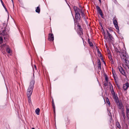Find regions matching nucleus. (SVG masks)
<instances>
[{"label":"nucleus","mask_w":129,"mask_h":129,"mask_svg":"<svg viewBox=\"0 0 129 129\" xmlns=\"http://www.w3.org/2000/svg\"><path fill=\"white\" fill-rule=\"evenodd\" d=\"M114 101L116 103H117L119 102L118 98V97L114 99Z\"/></svg>","instance_id":"19"},{"label":"nucleus","mask_w":129,"mask_h":129,"mask_svg":"<svg viewBox=\"0 0 129 129\" xmlns=\"http://www.w3.org/2000/svg\"><path fill=\"white\" fill-rule=\"evenodd\" d=\"M1 0V3L2 4V5L4 7V8H5V10L6 11H7V8H6V7H5V5H4V4L3 2V1H2V0Z\"/></svg>","instance_id":"18"},{"label":"nucleus","mask_w":129,"mask_h":129,"mask_svg":"<svg viewBox=\"0 0 129 129\" xmlns=\"http://www.w3.org/2000/svg\"><path fill=\"white\" fill-rule=\"evenodd\" d=\"M34 68H35V70H36V69H37V67H36V66L35 65H34Z\"/></svg>","instance_id":"40"},{"label":"nucleus","mask_w":129,"mask_h":129,"mask_svg":"<svg viewBox=\"0 0 129 129\" xmlns=\"http://www.w3.org/2000/svg\"><path fill=\"white\" fill-rule=\"evenodd\" d=\"M3 38L2 37H0V43L1 44L3 42Z\"/></svg>","instance_id":"27"},{"label":"nucleus","mask_w":129,"mask_h":129,"mask_svg":"<svg viewBox=\"0 0 129 129\" xmlns=\"http://www.w3.org/2000/svg\"><path fill=\"white\" fill-rule=\"evenodd\" d=\"M35 81L34 80H32L30 83V85L27 90V95L28 97L30 98L32 94L33 89L34 87V85L35 84Z\"/></svg>","instance_id":"2"},{"label":"nucleus","mask_w":129,"mask_h":129,"mask_svg":"<svg viewBox=\"0 0 129 129\" xmlns=\"http://www.w3.org/2000/svg\"><path fill=\"white\" fill-rule=\"evenodd\" d=\"M118 68L120 72L123 75H125V73L122 67L120 66H119L118 67Z\"/></svg>","instance_id":"8"},{"label":"nucleus","mask_w":129,"mask_h":129,"mask_svg":"<svg viewBox=\"0 0 129 129\" xmlns=\"http://www.w3.org/2000/svg\"><path fill=\"white\" fill-rule=\"evenodd\" d=\"M107 33L108 34V41L109 42H110L112 40V39L113 38L112 35H111L108 30H107Z\"/></svg>","instance_id":"7"},{"label":"nucleus","mask_w":129,"mask_h":129,"mask_svg":"<svg viewBox=\"0 0 129 129\" xmlns=\"http://www.w3.org/2000/svg\"><path fill=\"white\" fill-rule=\"evenodd\" d=\"M103 34L104 36L106 35H105V32L104 31H103Z\"/></svg>","instance_id":"38"},{"label":"nucleus","mask_w":129,"mask_h":129,"mask_svg":"<svg viewBox=\"0 0 129 129\" xmlns=\"http://www.w3.org/2000/svg\"><path fill=\"white\" fill-rule=\"evenodd\" d=\"M48 39L50 41H53L54 39L53 34H49Z\"/></svg>","instance_id":"9"},{"label":"nucleus","mask_w":129,"mask_h":129,"mask_svg":"<svg viewBox=\"0 0 129 129\" xmlns=\"http://www.w3.org/2000/svg\"><path fill=\"white\" fill-rule=\"evenodd\" d=\"M12 0V2L13 3V6L14 7V5L13 1V0Z\"/></svg>","instance_id":"42"},{"label":"nucleus","mask_w":129,"mask_h":129,"mask_svg":"<svg viewBox=\"0 0 129 129\" xmlns=\"http://www.w3.org/2000/svg\"><path fill=\"white\" fill-rule=\"evenodd\" d=\"M52 106L53 108V111H54V112L55 113V106L54 104V103L53 102V100H52Z\"/></svg>","instance_id":"17"},{"label":"nucleus","mask_w":129,"mask_h":129,"mask_svg":"<svg viewBox=\"0 0 129 129\" xmlns=\"http://www.w3.org/2000/svg\"><path fill=\"white\" fill-rule=\"evenodd\" d=\"M113 95V99L118 97L117 95V94H115L113 95Z\"/></svg>","instance_id":"29"},{"label":"nucleus","mask_w":129,"mask_h":129,"mask_svg":"<svg viewBox=\"0 0 129 129\" xmlns=\"http://www.w3.org/2000/svg\"><path fill=\"white\" fill-rule=\"evenodd\" d=\"M79 33H80V35H82L83 34V29L81 28H79Z\"/></svg>","instance_id":"22"},{"label":"nucleus","mask_w":129,"mask_h":129,"mask_svg":"<svg viewBox=\"0 0 129 129\" xmlns=\"http://www.w3.org/2000/svg\"><path fill=\"white\" fill-rule=\"evenodd\" d=\"M104 38L105 39L107 40L108 39V36H107L106 35L104 36Z\"/></svg>","instance_id":"32"},{"label":"nucleus","mask_w":129,"mask_h":129,"mask_svg":"<svg viewBox=\"0 0 129 129\" xmlns=\"http://www.w3.org/2000/svg\"><path fill=\"white\" fill-rule=\"evenodd\" d=\"M99 63H101L100 60L99 59L98 60V64H99Z\"/></svg>","instance_id":"35"},{"label":"nucleus","mask_w":129,"mask_h":129,"mask_svg":"<svg viewBox=\"0 0 129 129\" xmlns=\"http://www.w3.org/2000/svg\"><path fill=\"white\" fill-rule=\"evenodd\" d=\"M88 42L89 44L91 46H93V45L92 43L90 41V40L89 39H88Z\"/></svg>","instance_id":"23"},{"label":"nucleus","mask_w":129,"mask_h":129,"mask_svg":"<svg viewBox=\"0 0 129 129\" xmlns=\"http://www.w3.org/2000/svg\"><path fill=\"white\" fill-rule=\"evenodd\" d=\"M126 116L128 119L129 118V106L128 107H126Z\"/></svg>","instance_id":"12"},{"label":"nucleus","mask_w":129,"mask_h":129,"mask_svg":"<svg viewBox=\"0 0 129 129\" xmlns=\"http://www.w3.org/2000/svg\"><path fill=\"white\" fill-rule=\"evenodd\" d=\"M81 27V26H80V27Z\"/></svg>","instance_id":"49"},{"label":"nucleus","mask_w":129,"mask_h":129,"mask_svg":"<svg viewBox=\"0 0 129 129\" xmlns=\"http://www.w3.org/2000/svg\"><path fill=\"white\" fill-rule=\"evenodd\" d=\"M31 129H35L33 127Z\"/></svg>","instance_id":"47"},{"label":"nucleus","mask_w":129,"mask_h":129,"mask_svg":"<svg viewBox=\"0 0 129 129\" xmlns=\"http://www.w3.org/2000/svg\"><path fill=\"white\" fill-rule=\"evenodd\" d=\"M117 79H114V80L115 81V83L116 84H117V85H118L117 81Z\"/></svg>","instance_id":"34"},{"label":"nucleus","mask_w":129,"mask_h":129,"mask_svg":"<svg viewBox=\"0 0 129 129\" xmlns=\"http://www.w3.org/2000/svg\"><path fill=\"white\" fill-rule=\"evenodd\" d=\"M113 20V23L114 24L116 29H117L118 30H119V28L118 26V23L117 20L116 19H114V18Z\"/></svg>","instance_id":"5"},{"label":"nucleus","mask_w":129,"mask_h":129,"mask_svg":"<svg viewBox=\"0 0 129 129\" xmlns=\"http://www.w3.org/2000/svg\"><path fill=\"white\" fill-rule=\"evenodd\" d=\"M113 77L114 79H117V76L116 74H115V75H113Z\"/></svg>","instance_id":"30"},{"label":"nucleus","mask_w":129,"mask_h":129,"mask_svg":"<svg viewBox=\"0 0 129 129\" xmlns=\"http://www.w3.org/2000/svg\"><path fill=\"white\" fill-rule=\"evenodd\" d=\"M112 90H111V93L112 95H113L115 94V92L114 91V90L113 89V87H112Z\"/></svg>","instance_id":"25"},{"label":"nucleus","mask_w":129,"mask_h":129,"mask_svg":"<svg viewBox=\"0 0 129 129\" xmlns=\"http://www.w3.org/2000/svg\"><path fill=\"white\" fill-rule=\"evenodd\" d=\"M80 12L81 13V15L82 17H83V18L85 19V15L84 13V11L82 9H80Z\"/></svg>","instance_id":"13"},{"label":"nucleus","mask_w":129,"mask_h":129,"mask_svg":"<svg viewBox=\"0 0 129 129\" xmlns=\"http://www.w3.org/2000/svg\"><path fill=\"white\" fill-rule=\"evenodd\" d=\"M121 112L122 115L125 114L123 109H121Z\"/></svg>","instance_id":"28"},{"label":"nucleus","mask_w":129,"mask_h":129,"mask_svg":"<svg viewBox=\"0 0 129 129\" xmlns=\"http://www.w3.org/2000/svg\"><path fill=\"white\" fill-rule=\"evenodd\" d=\"M122 116H123H123H125V114H124L123 115H122Z\"/></svg>","instance_id":"46"},{"label":"nucleus","mask_w":129,"mask_h":129,"mask_svg":"<svg viewBox=\"0 0 129 129\" xmlns=\"http://www.w3.org/2000/svg\"><path fill=\"white\" fill-rule=\"evenodd\" d=\"M98 54H99L100 55V56L101 57L102 56V55L101 54V52L100 51H99V50L98 51Z\"/></svg>","instance_id":"31"},{"label":"nucleus","mask_w":129,"mask_h":129,"mask_svg":"<svg viewBox=\"0 0 129 129\" xmlns=\"http://www.w3.org/2000/svg\"><path fill=\"white\" fill-rule=\"evenodd\" d=\"M98 0L100 2V3H101V0Z\"/></svg>","instance_id":"45"},{"label":"nucleus","mask_w":129,"mask_h":129,"mask_svg":"<svg viewBox=\"0 0 129 129\" xmlns=\"http://www.w3.org/2000/svg\"><path fill=\"white\" fill-rule=\"evenodd\" d=\"M28 102L29 103H30L31 102V100L30 99V98H29L28 97Z\"/></svg>","instance_id":"33"},{"label":"nucleus","mask_w":129,"mask_h":129,"mask_svg":"<svg viewBox=\"0 0 129 129\" xmlns=\"http://www.w3.org/2000/svg\"><path fill=\"white\" fill-rule=\"evenodd\" d=\"M116 125L117 127L119 128H121V126L120 125L119 123L118 122H116Z\"/></svg>","instance_id":"21"},{"label":"nucleus","mask_w":129,"mask_h":129,"mask_svg":"<svg viewBox=\"0 0 129 129\" xmlns=\"http://www.w3.org/2000/svg\"><path fill=\"white\" fill-rule=\"evenodd\" d=\"M129 87V84L128 82H126L123 84V88L125 90H126Z\"/></svg>","instance_id":"11"},{"label":"nucleus","mask_w":129,"mask_h":129,"mask_svg":"<svg viewBox=\"0 0 129 129\" xmlns=\"http://www.w3.org/2000/svg\"><path fill=\"white\" fill-rule=\"evenodd\" d=\"M101 63H99L98 64V67L99 69H101Z\"/></svg>","instance_id":"26"},{"label":"nucleus","mask_w":129,"mask_h":129,"mask_svg":"<svg viewBox=\"0 0 129 129\" xmlns=\"http://www.w3.org/2000/svg\"><path fill=\"white\" fill-rule=\"evenodd\" d=\"M107 84L106 83H105L104 84V85L105 86H106L107 85Z\"/></svg>","instance_id":"41"},{"label":"nucleus","mask_w":129,"mask_h":129,"mask_svg":"<svg viewBox=\"0 0 129 129\" xmlns=\"http://www.w3.org/2000/svg\"><path fill=\"white\" fill-rule=\"evenodd\" d=\"M96 8L97 10L98 11V12L99 13V14L101 16V17H103V14L102 10L100 9V7L97 6H96Z\"/></svg>","instance_id":"4"},{"label":"nucleus","mask_w":129,"mask_h":129,"mask_svg":"<svg viewBox=\"0 0 129 129\" xmlns=\"http://www.w3.org/2000/svg\"><path fill=\"white\" fill-rule=\"evenodd\" d=\"M118 85L117 87H118V88L119 89H120V86H118V85Z\"/></svg>","instance_id":"43"},{"label":"nucleus","mask_w":129,"mask_h":129,"mask_svg":"<svg viewBox=\"0 0 129 129\" xmlns=\"http://www.w3.org/2000/svg\"><path fill=\"white\" fill-rule=\"evenodd\" d=\"M65 0V1L67 2V0Z\"/></svg>","instance_id":"48"},{"label":"nucleus","mask_w":129,"mask_h":129,"mask_svg":"<svg viewBox=\"0 0 129 129\" xmlns=\"http://www.w3.org/2000/svg\"><path fill=\"white\" fill-rule=\"evenodd\" d=\"M73 9L75 14L77 13L80 14L79 12H80V9L75 6H74Z\"/></svg>","instance_id":"6"},{"label":"nucleus","mask_w":129,"mask_h":129,"mask_svg":"<svg viewBox=\"0 0 129 129\" xmlns=\"http://www.w3.org/2000/svg\"><path fill=\"white\" fill-rule=\"evenodd\" d=\"M81 18L80 15V14H75V18L76 20L75 21V19L74 17V19L75 23H77V20L79 19H80Z\"/></svg>","instance_id":"3"},{"label":"nucleus","mask_w":129,"mask_h":129,"mask_svg":"<svg viewBox=\"0 0 129 129\" xmlns=\"http://www.w3.org/2000/svg\"><path fill=\"white\" fill-rule=\"evenodd\" d=\"M116 104L118 106L119 108L120 109H123V105L122 103L119 102V101L117 103H116Z\"/></svg>","instance_id":"10"},{"label":"nucleus","mask_w":129,"mask_h":129,"mask_svg":"<svg viewBox=\"0 0 129 129\" xmlns=\"http://www.w3.org/2000/svg\"><path fill=\"white\" fill-rule=\"evenodd\" d=\"M106 102L108 104V106H110V103L108 99L107 98L106 99Z\"/></svg>","instance_id":"24"},{"label":"nucleus","mask_w":129,"mask_h":129,"mask_svg":"<svg viewBox=\"0 0 129 129\" xmlns=\"http://www.w3.org/2000/svg\"><path fill=\"white\" fill-rule=\"evenodd\" d=\"M121 53L120 55L123 62L125 63L126 66L128 67L129 64V57L126 51L124 50H121L120 52Z\"/></svg>","instance_id":"1"},{"label":"nucleus","mask_w":129,"mask_h":129,"mask_svg":"<svg viewBox=\"0 0 129 129\" xmlns=\"http://www.w3.org/2000/svg\"><path fill=\"white\" fill-rule=\"evenodd\" d=\"M105 80L107 82H108V78L107 77H106L105 78Z\"/></svg>","instance_id":"36"},{"label":"nucleus","mask_w":129,"mask_h":129,"mask_svg":"<svg viewBox=\"0 0 129 129\" xmlns=\"http://www.w3.org/2000/svg\"><path fill=\"white\" fill-rule=\"evenodd\" d=\"M6 51L8 53H10L11 52V50L8 46L6 47Z\"/></svg>","instance_id":"14"},{"label":"nucleus","mask_w":129,"mask_h":129,"mask_svg":"<svg viewBox=\"0 0 129 129\" xmlns=\"http://www.w3.org/2000/svg\"><path fill=\"white\" fill-rule=\"evenodd\" d=\"M112 74L113 75H115V73L113 72V71H112Z\"/></svg>","instance_id":"39"},{"label":"nucleus","mask_w":129,"mask_h":129,"mask_svg":"<svg viewBox=\"0 0 129 129\" xmlns=\"http://www.w3.org/2000/svg\"><path fill=\"white\" fill-rule=\"evenodd\" d=\"M123 118L124 119H125V116H123Z\"/></svg>","instance_id":"44"},{"label":"nucleus","mask_w":129,"mask_h":129,"mask_svg":"<svg viewBox=\"0 0 129 129\" xmlns=\"http://www.w3.org/2000/svg\"><path fill=\"white\" fill-rule=\"evenodd\" d=\"M6 34V30L5 29H4L3 30L2 32L1 33V34L3 35L4 36Z\"/></svg>","instance_id":"20"},{"label":"nucleus","mask_w":129,"mask_h":129,"mask_svg":"<svg viewBox=\"0 0 129 129\" xmlns=\"http://www.w3.org/2000/svg\"><path fill=\"white\" fill-rule=\"evenodd\" d=\"M40 8L38 6V7L36 10V12L38 13H39L40 12Z\"/></svg>","instance_id":"15"},{"label":"nucleus","mask_w":129,"mask_h":129,"mask_svg":"<svg viewBox=\"0 0 129 129\" xmlns=\"http://www.w3.org/2000/svg\"><path fill=\"white\" fill-rule=\"evenodd\" d=\"M109 59H110V60H111V59H112V58H111V56H109Z\"/></svg>","instance_id":"37"},{"label":"nucleus","mask_w":129,"mask_h":129,"mask_svg":"<svg viewBox=\"0 0 129 129\" xmlns=\"http://www.w3.org/2000/svg\"><path fill=\"white\" fill-rule=\"evenodd\" d=\"M40 111V109L39 108H37L35 112L37 115H39Z\"/></svg>","instance_id":"16"}]
</instances>
